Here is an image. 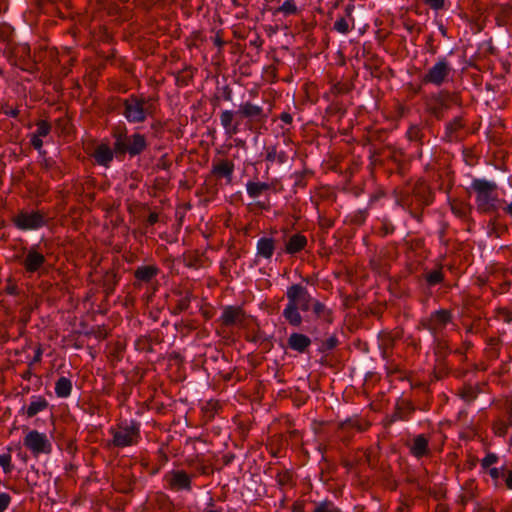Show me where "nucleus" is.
Here are the masks:
<instances>
[{
	"label": "nucleus",
	"mask_w": 512,
	"mask_h": 512,
	"mask_svg": "<svg viewBox=\"0 0 512 512\" xmlns=\"http://www.w3.org/2000/svg\"><path fill=\"white\" fill-rule=\"evenodd\" d=\"M170 167H171V161L166 154L161 156L156 163V168H158V169L168 170Z\"/></svg>",
	"instance_id": "obj_53"
},
{
	"label": "nucleus",
	"mask_w": 512,
	"mask_h": 512,
	"mask_svg": "<svg viewBox=\"0 0 512 512\" xmlns=\"http://www.w3.org/2000/svg\"><path fill=\"white\" fill-rule=\"evenodd\" d=\"M337 343H338L337 338L332 336L322 343L320 350L321 351L331 350L337 346Z\"/></svg>",
	"instance_id": "obj_51"
},
{
	"label": "nucleus",
	"mask_w": 512,
	"mask_h": 512,
	"mask_svg": "<svg viewBox=\"0 0 512 512\" xmlns=\"http://www.w3.org/2000/svg\"><path fill=\"white\" fill-rule=\"evenodd\" d=\"M498 462V456L495 453H488L480 462L484 470L492 468L491 466Z\"/></svg>",
	"instance_id": "obj_48"
},
{
	"label": "nucleus",
	"mask_w": 512,
	"mask_h": 512,
	"mask_svg": "<svg viewBox=\"0 0 512 512\" xmlns=\"http://www.w3.org/2000/svg\"><path fill=\"white\" fill-rule=\"evenodd\" d=\"M257 256L270 259L276 248V241L271 237H262L257 242Z\"/></svg>",
	"instance_id": "obj_19"
},
{
	"label": "nucleus",
	"mask_w": 512,
	"mask_h": 512,
	"mask_svg": "<svg viewBox=\"0 0 512 512\" xmlns=\"http://www.w3.org/2000/svg\"><path fill=\"white\" fill-rule=\"evenodd\" d=\"M158 220H159L158 214L155 213V212H152V213L149 214L147 222L150 225H154V224H156L158 222Z\"/></svg>",
	"instance_id": "obj_59"
},
{
	"label": "nucleus",
	"mask_w": 512,
	"mask_h": 512,
	"mask_svg": "<svg viewBox=\"0 0 512 512\" xmlns=\"http://www.w3.org/2000/svg\"><path fill=\"white\" fill-rule=\"evenodd\" d=\"M453 105H460V98L457 93L446 90L431 95L426 101L427 111L437 119H442L445 111Z\"/></svg>",
	"instance_id": "obj_7"
},
{
	"label": "nucleus",
	"mask_w": 512,
	"mask_h": 512,
	"mask_svg": "<svg viewBox=\"0 0 512 512\" xmlns=\"http://www.w3.org/2000/svg\"><path fill=\"white\" fill-rule=\"evenodd\" d=\"M313 312L317 318L323 319L327 323L332 322V313L323 303L315 301L313 304Z\"/></svg>",
	"instance_id": "obj_37"
},
{
	"label": "nucleus",
	"mask_w": 512,
	"mask_h": 512,
	"mask_svg": "<svg viewBox=\"0 0 512 512\" xmlns=\"http://www.w3.org/2000/svg\"><path fill=\"white\" fill-rule=\"evenodd\" d=\"M24 446L34 455L50 454L52 444L45 433L37 430L29 431L23 440Z\"/></svg>",
	"instance_id": "obj_9"
},
{
	"label": "nucleus",
	"mask_w": 512,
	"mask_h": 512,
	"mask_svg": "<svg viewBox=\"0 0 512 512\" xmlns=\"http://www.w3.org/2000/svg\"><path fill=\"white\" fill-rule=\"evenodd\" d=\"M167 487L172 491H191L192 476L184 470H171L164 476Z\"/></svg>",
	"instance_id": "obj_12"
},
{
	"label": "nucleus",
	"mask_w": 512,
	"mask_h": 512,
	"mask_svg": "<svg viewBox=\"0 0 512 512\" xmlns=\"http://www.w3.org/2000/svg\"><path fill=\"white\" fill-rule=\"evenodd\" d=\"M156 103L152 97L131 94L122 102V115L129 123H143L153 117Z\"/></svg>",
	"instance_id": "obj_3"
},
{
	"label": "nucleus",
	"mask_w": 512,
	"mask_h": 512,
	"mask_svg": "<svg viewBox=\"0 0 512 512\" xmlns=\"http://www.w3.org/2000/svg\"><path fill=\"white\" fill-rule=\"evenodd\" d=\"M224 41L221 39L219 35H217L214 39V44L218 47H222L224 45Z\"/></svg>",
	"instance_id": "obj_62"
},
{
	"label": "nucleus",
	"mask_w": 512,
	"mask_h": 512,
	"mask_svg": "<svg viewBox=\"0 0 512 512\" xmlns=\"http://www.w3.org/2000/svg\"><path fill=\"white\" fill-rule=\"evenodd\" d=\"M177 295L180 296V298L176 301V304L174 308L172 309V314L178 315L181 312L187 310L191 303V292L186 291L185 293L182 292H176Z\"/></svg>",
	"instance_id": "obj_31"
},
{
	"label": "nucleus",
	"mask_w": 512,
	"mask_h": 512,
	"mask_svg": "<svg viewBox=\"0 0 512 512\" xmlns=\"http://www.w3.org/2000/svg\"><path fill=\"white\" fill-rule=\"evenodd\" d=\"M453 68L445 57H441L421 76V84H432L437 87L444 85L449 81Z\"/></svg>",
	"instance_id": "obj_8"
},
{
	"label": "nucleus",
	"mask_w": 512,
	"mask_h": 512,
	"mask_svg": "<svg viewBox=\"0 0 512 512\" xmlns=\"http://www.w3.org/2000/svg\"><path fill=\"white\" fill-rule=\"evenodd\" d=\"M307 245V238L300 234L292 235L285 245V251L288 254H296L303 250Z\"/></svg>",
	"instance_id": "obj_21"
},
{
	"label": "nucleus",
	"mask_w": 512,
	"mask_h": 512,
	"mask_svg": "<svg viewBox=\"0 0 512 512\" xmlns=\"http://www.w3.org/2000/svg\"><path fill=\"white\" fill-rule=\"evenodd\" d=\"M193 78V69L191 67H186L181 70L176 78V81L179 85H187L189 81Z\"/></svg>",
	"instance_id": "obj_42"
},
{
	"label": "nucleus",
	"mask_w": 512,
	"mask_h": 512,
	"mask_svg": "<svg viewBox=\"0 0 512 512\" xmlns=\"http://www.w3.org/2000/svg\"><path fill=\"white\" fill-rule=\"evenodd\" d=\"M464 127L462 117H455L451 122H449L446 126V134L445 138L452 142L458 138L457 133Z\"/></svg>",
	"instance_id": "obj_30"
},
{
	"label": "nucleus",
	"mask_w": 512,
	"mask_h": 512,
	"mask_svg": "<svg viewBox=\"0 0 512 512\" xmlns=\"http://www.w3.org/2000/svg\"><path fill=\"white\" fill-rule=\"evenodd\" d=\"M72 382L66 377H60L55 383V393L59 398H66L71 394Z\"/></svg>",
	"instance_id": "obj_32"
},
{
	"label": "nucleus",
	"mask_w": 512,
	"mask_h": 512,
	"mask_svg": "<svg viewBox=\"0 0 512 512\" xmlns=\"http://www.w3.org/2000/svg\"><path fill=\"white\" fill-rule=\"evenodd\" d=\"M112 136L114 138V151L116 155L128 153L133 157L141 154L147 148L146 137L140 133L128 136L125 126H115L112 130Z\"/></svg>",
	"instance_id": "obj_4"
},
{
	"label": "nucleus",
	"mask_w": 512,
	"mask_h": 512,
	"mask_svg": "<svg viewBox=\"0 0 512 512\" xmlns=\"http://www.w3.org/2000/svg\"><path fill=\"white\" fill-rule=\"evenodd\" d=\"M13 223L20 230L38 229L45 225V216L40 211H21L13 218Z\"/></svg>",
	"instance_id": "obj_11"
},
{
	"label": "nucleus",
	"mask_w": 512,
	"mask_h": 512,
	"mask_svg": "<svg viewBox=\"0 0 512 512\" xmlns=\"http://www.w3.org/2000/svg\"><path fill=\"white\" fill-rule=\"evenodd\" d=\"M334 29L342 34H347L350 31V24L344 17L339 18L334 23Z\"/></svg>",
	"instance_id": "obj_46"
},
{
	"label": "nucleus",
	"mask_w": 512,
	"mask_h": 512,
	"mask_svg": "<svg viewBox=\"0 0 512 512\" xmlns=\"http://www.w3.org/2000/svg\"><path fill=\"white\" fill-rule=\"evenodd\" d=\"M415 200L417 206H427L432 201V193L429 187L423 183H417L413 188L412 202Z\"/></svg>",
	"instance_id": "obj_17"
},
{
	"label": "nucleus",
	"mask_w": 512,
	"mask_h": 512,
	"mask_svg": "<svg viewBox=\"0 0 512 512\" xmlns=\"http://www.w3.org/2000/svg\"><path fill=\"white\" fill-rule=\"evenodd\" d=\"M30 142H31V145L37 150H40L43 146L41 137H38L34 134L32 135Z\"/></svg>",
	"instance_id": "obj_55"
},
{
	"label": "nucleus",
	"mask_w": 512,
	"mask_h": 512,
	"mask_svg": "<svg viewBox=\"0 0 512 512\" xmlns=\"http://www.w3.org/2000/svg\"><path fill=\"white\" fill-rule=\"evenodd\" d=\"M267 118L268 114L263 107L250 101L241 103L238 111L223 110L220 113L221 126L229 137L239 133L243 119H246V126L252 130L254 127L264 124Z\"/></svg>",
	"instance_id": "obj_1"
},
{
	"label": "nucleus",
	"mask_w": 512,
	"mask_h": 512,
	"mask_svg": "<svg viewBox=\"0 0 512 512\" xmlns=\"http://www.w3.org/2000/svg\"><path fill=\"white\" fill-rule=\"evenodd\" d=\"M280 119L281 121H283L285 124H291L292 121H293V118H292V115L287 113V112H283L281 113L280 115Z\"/></svg>",
	"instance_id": "obj_57"
},
{
	"label": "nucleus",
	"mask_w": 512,
	"mask_h": 512,
	"mask_svg": "<svg viewBox=\"0 0 512 512\" xmlns=\"http://www.w3.org/2000/svg\"><path fill=\"white\" fill-rule=\"evenodd\" d=\"M48 401L42 396L32 397V401L26 409V416L32 418L48 408Z\"/></svg>",
	"instance_id": "obj_24"
},
{
	"label": "nucleus",
	"mask_w": 512,
	"mask_h": 512,
	"mask_svg": "<svg viewBox=\"0 0 512 512\" xmlns=\"http://www.w3.org/2000/svg\"><path fill=\"white\" fill-rule=\"evenodd\" d=\"M409 450L410 453L418 459L429 456V439L423 434L415 436L409 445Z\"/></svg>",
	"instance_id": "obj_15"
},
{
	"label": "nucleus",
	"mask_w": 512,
	"mask_h": 512,
	"mask_svg": "<svg viewBox=\"0 0 512 512\" xmlns=\"http://www.w3.org/2000/svg\"><path fill=\"white\" fill-rule=\"evenodd\" d=\"M477 494V485L474 480L470 479L465 482L463 491L460 495L461 502L463 504L473 500Z\"/></svg>",
	"instance_id": "obj_33"
},
{
	"label": "nucleus",
	"mask_w": 512,
	"mask_h": 512,
	"mask_svg": "<svg viewBox=\"0 0 512 512\" xmlns=\"http://www.w3.org/2000/svg\"><path fill=\"white\" fill-rule=\"evenodd\" d=\"M0 466L5 473H10L13 470L12 456L10 453L0 455Z\"/></svg>",
	"instance_id": "obj_45"
},
{
	"label": "nucleus",
	"mask_w": 512,
	"mask_h": 512,
	"mask_svg": "<svg viewBox=\"0 0 512 512\" xmlns=\"http://www.w3.org/2000/svg\"><path fill=\"white\" fill-rule=\"evenodd\" d=\"M234 169L235 165L232 160H215L212 164L211 175H213L217 179L224 178L228 184H231Z\"/></svg>",
	"instance_id": "obj_14"
},
{
	"label": "nucleus",
	"mask_w": 512,
	"mask_h": 512,
	"mask_svg": "<svg viewBox=\"0 0 512 512\" xmlns=\"http://www.w3.org/2000/svg\"><path fill=\"white\" fill-rule=\"evenodd\" d=\"M423 278L429 286H434L441 283L444 280V274L441 268L432 270L423 274Z\"/></svg>",
	"instance_id": "obj_38"
},
{
	"label": "nucleus",
	"mask_w": 512,
	"mask_h": 512,
	"mask_svg": "<svg viewBox=\"0 0 512 512\" xmlns=\"http://www.w3.org/2000/svg\"><path fill=\"white\" fill-rule=\"evenodd\" d=\"M451 321V311L447 309H440L433 312L429 317L423 319L421 321V325L425 329H428L437 338Z\"/></svg>",
	"instance_id": "obj_10"
},
{
	"label": "nucleus",
	"mask_w": 512,
	"mask_h": 512,
	"mask_svg": "<svg viewBox=\"0 0 512 512\" xmlns=\"http://www.w3.org/2000/svg\"><path fill=\"white\" fill-rule=\"evenodd\" d=\"M11 503V496L8 493H0V512H4Z\"/></svg>",
	"instance_id": "obj_52"
},
{
	"label": "nucleus",
	"mask_w": 512,
	"mask_h": 512,
	"mask_svg": "<svg viewBox=\"0 0 512 512\" xmlns=\"http://www.w3.org/2000/svg\"><path fill=\"white\" fill-rule=\"evenodd\" d=\"M489 476L491 477L493 484L495 487H502V481H501V469L492 467L486 470Z\"/></svg>",
	"instance_id": "obj_47"
},
{
	"label": "nucleus",
	"mask_w": 512,
	"mask_h": 512,
	"mask_svg": "<svg viewBox=\"0 0 512 512\" xmlns=\"http://www.w3.org/2000/svg\"><path fill=\"white\" fill-rule=\"evenodd\" d=\"M447 348H448V345H447L446 341L438 340V344H437V347H436V354L444 353Z\"/></svg>",
	"instance_id": "obj_56"
},
{
	"label": "nucleus",
	"mask_w": 512,
	"mask_h": 512,
	"mask_svg": "<svg viewBox=\"0 0 512 512\" xmlns=\"http://www.w3.org/2000/svg\"><path fill=\"white\" fill-rule=\"evenodd\" d=\"M247 194L251 198H257L271 189V185L265 182L249 181L246 184Z\"/></svg>",
	"instance_id": "obj_29"
},
{
	"label": "nucleus",
	"mask_w": 512,
	"mask_h": 512,
	"mask_svg": "<svg viewBox=\"0 0 512 512\" xmlns=\"http://www.w3.org/2000/svg\"><path fill=\"white\" fill-rule=\"evenodd\" d=\"M471 189L476 194L477 207L482 212H490L496 210V190L497 184L495 182L487 181L484 179H474L471 184Z\"/></svg>",
	"instance_id": "obj_5"
},
{
	"label": "nucleus",
	"mask_w": 512,
	"mask_h": 512,
	"mask_svg": "<svg viewBox=\"0 0 512 512\" xmlns=\"http://www.w3.org/2000/svg\"><path fill=\"white\" fill-rule=\"evenodd\" d=\"M407 138L410 141H414L419 143L420 145L423 143L424 133L422 128L419 125H411L407 130Z\"/></svg>",
	"instance_id": "obj_39"
},
{
	"label": "nucleus",
	"mask_w": 512,
	"mask_h": 512,
	"mask_svg": "<svg viewBox=\"0 0 512 512\" xmlns=\"http://www.w3.org/2000/svg\"><path fill=\"white\" fill-rule=\"evenodd\" d=\"M183 262L189 268H199L203 266V254L197 250L187 251L183 254Z\"/></svg>",
	"instance_id": "obj_28"
},
{
	"label": "nucleus",
	"mask_w": 512,
	"mask_h": 512,
	"mask_svg": "<svg viewBox=\"0 0 512 512\" xmlns=\"http://www.w3.org/2000/svg\"><path fill=\"white\" fill-rule=\"evenodd\" d=\"M276 482L282 490L292 488L295 485L293 475L289 470L279 471L276 474Z\"/></svg>",
	"instance_id": "obj_35"
},
{
	"label": "nucleus",
	"mask_w": 512,
	"mask_h": 512,
	"mask_svg": "<svg viewBox=\"0 0 512 512\" xmlns=\"http://www.w3.org/2000/svg\"><path fill=\"white\" fill-rule=\"evenodd\" d=\"M509 423H505L502 420H498L494 423L493 429L495 431V434L498 436H505L507 433Z\"/></svg>",
	"instance_id": "obj_50"
},
{
	"label": "nucleus",
	"mask_w": 512,
	"mask_h": 512,
	"mask_svg": "<svg viewBox=\"0 0 512 512\" xmlns=\"http://www.w3.org/2000/svg\"><path fill=\"white\" fill-rule=\"evenodd\" d=\"M459 395L460 397L465 401V402H472L473 400L476 399L477 395H478V390L471 386V385H465L460 391H459Z\"/></svg>",
	"instance_id": "obj_40"
},
{
	"label": "nucleus",
	"mask_w": 512,
	"mask_h": 512,
	"mask_svg": "<svg viewBox=\"0 0 512 512\" xmlns=\"http://www.w3.org/2000/svg\"><path fill=\"white\" fill-rule=\"evenodd\" d=\"M286 296L288 304L283 311V316L290 325L298 327L302 323L299 310L308 311L312 298L307 289L300 284L291 285L287 289Z\"/></svg>",
	"instance_id": "obj_2"
},
{
	"label": "nucleus",
	"mask_w": 512,
	"mask_h": 512,
	"mask_svg": "<svg viewBox=\"0 0 512 512\" xmlns=\"http://www.w3.org/2000/svg\"><path fill=\"white\" fill-rule=\"evenodd\" d=\"M504 212L512 217V202L503 208Z\"/></svg>",
	"instance_id": "obj_63"
},
{
	"label": "nucleus",
	"mask_w": 512,
	"mask_h": 512,
	"mask_svg": "<svg viewBox=\"0 0 512 512\" xmlns=\"http://www.w3.org/2000/svg\"><path fill=\"white\" fill-rule=\"evenodd\" d=\"M414 408L409 402L402 401L396 405L395 411L391 415L390 422L398 420H407L409 415L413 412Z\"/></svg>",
	"instance_id": "obj_25"
},
{
	"label": "nucleus",
	"mask_w": 512,
	"mask_h": 512,
	"mask_svg": "<svg viewBox=\"0 0 512 512\" xmlns=\"http://www.w3.org/2000/svg\"><path fill=\"white\" fill-rule=\"evenodd\" d=\"M222 325L220 334L226 332V329L232 326L242 327L245 321V313L242 308L237 306H227L224 308L223 313L219 319Z\"/></svg>",
	"instance_id": "obj_13"
},
{
	"label": "nucleus",
	"mask_w": 512,
	"mask_h": 512,
	"mask_svg": "<svg viewBox=\"0 0 512 512\" xmlns=\"http://www.w3.org/2000/svg\"><path fill=\"white\" fill-rule=\"evenodd\" d=\"M499 343V339L495 337H491L487 340V344L493 349Z\"/></svg>",
	"instance_id": "obj_61"
},
{
	"label": "nucleus",
	"mask_w": 512,
	"mask_h": 512,
	"mask_svg": "<svg viewBox=\"0 0 512 512\" xmlns=\"http://www.w3.org/2000/svg\"><path fill=\"white\" fill-rule=\"evenodd\" d=\"M9 284L7 285L6 287V293L10 294V295H14L16 294V290H17V287L15 284L11 283V280L9 279L8 280Z\"/></svg>",
	"instance_id": "obj_60"
},
{
	"label": "nucleus",
	"mask_w": 512,
	"mask_h": 512,
	"mask_svg": "<svg viewBox=\"0 0 512 512\" xmlns=\"http://www.w3.org/2000/svg\"><path fill=\"white\" fill-rule=\"evenodd\" d=\"M275 13H282L284 15H295L298 13L297 6L294 0H286L280 7H278Z\"/></svg>",
	"instance_id": "obj_41"
},
{
	"label": "nucleus",
	"mask_w": 512,
	"mask_h": 512,
	"mask_svg": "<svg viewBox=\"0 0 512 512\" xmlns=\"http://www.w3.org/2000/svg\"><path fill=\"white\" fill-rule=\"evenodd\" d=\"M44 263H45L44 255L37 252L34 249H31V250H29V252L27 253V255L25 257L23 266L27 272L33 273V272H36Z\"/></svg>",
	"instance_id": "obj_18"
},
{
	"label": "nucleus",
	"mask_w": 512,
	"mask_h": 512,
	"mask_svg": "<svg viewBox=\"0 0 512 512\" xmlns=\"http://www.w3.org/2000/svg\"><path fill=\"white\" fill-rule=\"evenodd\" d=\"M370 427V423L358 417L347 419L339 425L342 431L356 430L358 432H364Z\"/></svg>",
	"instance_id": "obj_23"
},
{
	"label": "nucleus",
	"mask_w": 512,
	"mask_h": 512,
	"mask_svg": "<svg viewBox=\"0 0 512 512\" xmlns=\"http://www.w3.org/2000/svg\"><path fill=\"white\" fill-rule=\"evenodd\" d=\"M266 151V161L270 163L277 162L279 164H283L288 160V153L279 148L278 145H271L265 148Z\"/></svg>",
	"instance_id": "obj_22"
},
{
	"label": "nucleus",
	"mask_w": 512,
	"mask_h": 512,
	"mask_svg": "<svg viewBox=\"0 0 512 512\" xmlns=\"http://www.w3.org/2000/svg\"><path fill=\"white\" fill-rule=\"evenodd\" d=\"M409 511V508L407 505H400L398 508H397V512H408Z\"/></svg>",
	"instance_id": "obj_64"
},
{
	"label": "nucleus",
	"mask_w": 512,
	"mask_h": 512,
	"mask_svg": "<svg viewBox=\"0 0 512 512\" xmlns=\"http://www.w3.org/2000/svg\"><path fill=\"white\" fill-rule=\"evenodd\" d=\"M118 283L117 275L114 271H107L103 275L102 286L106 295L114 292L115 286Z\"/></svg>",
	"instance_id": "obj_34"
},
{
	"label": "nucleus",
	"mask_w": 512,
	"mask_h": 512,
	"mask_svg": "<svg viewBox=\"0 0 512 512\" xmlns=\"http://www.w3.org/2000/svg\"><path fill=\"white\" fill-rule=\"evenodd\" d=\"M450 207L452 212L459 218H466L467 215L470 213V206L458 199H453L450 202Z\"/></svg>",
	"instance_id": "obj_36"
},
{
	"label": "nucleus",
	"mask_w": 512,
	"mask_h": 512,
	"mask_svg": "<svg viewBox=\"0 0 512 512\" xmlns=\"http://www.w3.org/2000/svg\"><path fill=\"white\" fill-rule=\"evenodd\" d=\"M313 512H341L338 507L331 501H323L317 503Z\"/></svg>",
	"instance_id": "obj_43"
},
{
	"label": "nucleus",
	"mask_w": 512,
	"mask_h": 512,
	"mask_svg": "<svg viewBox=\"0 0 512 512\" xmlns=\"http://www.w3.org/2000/svg\"><path fill=\"white\" fill-rule=\"evenodd\" d=\"M37 130L34 135L38 137H46L51 131V125L45 120H40L37 122Z\"/></svg>",
	"instance_id": "obj_44"
},
{
	"label": "nucleus",
	"mask_w": 512,
	"mask_h": 512,
	"mask_svg": "<svg viewBox=\"0 0 512 512\" xmlns=\"http://www.w3.org/2000/svg\"><path fill=\"white\" fill-rule=\"evenodd\" d=\"M114 153V149L112 150L109 145L102 143L95 147L91 156L97 164L108 167L113 160Z\"/></svg>",
	"instance_id": "obj_16"
},
{
	"label": "nucleus",
	"mask_w": 512,
	"mask_h": 512,
	"mask_svg": "<svg viewBox=\"0 0 512 512\" xmlns=\"http://www.w3.org/2000/svg\"><path fill=\"white\" fill-rule=\"evenodd\" d=\"M134 479L130 471H125L121 478L114 482L115 488L121 493H129L133 490Z\"/></svg>",
	"instance_id": "obj_27"
},
{
	"label": "nucleus",
	"mask_w": 512,
	"mask_h": 512,
	"mask_svg": "<svg viewBox=\"0 0 512 512\" xmlns=\"http://www.w3.org/2000/svg\"><path fill=\"white\" fill-rule=\"evenodd\" d=\"M426 5L434 10H439L444 7L445 0H423Z\"/></svg>",
	"instance_id": "obj_54"
},
{
	"label": "nucleus",
	"mask_w": 512,
	"mask_h": 512,
	"mask_svg": "<svg viewBox=\"0 0 512 512\" xmlns=\"http://www.w3.org/2000/svg\"><path fill=\"white\" fill-rule=\"evenodd\" d=\"M501 475V481H504L506 488L512 490V470L503 467Z\"/></svg>",
	"instance_id": "obj_49"
},
{
	"label": "nucleus",
	"mask_w": 512,
	"mask_h": 512,
	"mask_svg": "<svg viewBox=\"0 0 512 512\" xmlns=\"http://www.w3.org/2000/svg\"><path fill=\"white\" fill-rule=\"evenodd\" d=\"M310 344V338L301 333H292L288 338V346L299 353H304Z\"/></svg>",
	"instance_id": "obj_20"
},
{
	"label": "nucleus",
	"mask_w": 512,
	"mask_h": 512,
	"mask_svg": "<svg viewBox=\"0 0 512 512\" xmlns=\"http://www.w3.org/2000/svg\"><path fill=\"white\" fill-rule=\"evenodd\" d=\"M115 447L123 448L138 443L140 438L139 423L134 420L122 421L110 429Z\"/></svg>",
	"instance_id": "obj_6"
},
{
	"label": "nucleus",
	"mask_w": 512,
	"mask_h": 512,
	"mask_svg": "<svg viewBox=\"0 0 512 512\" xmlns=\"http://www.w3.org/2000/svg\"><path fill=\"white\" fill-rule=\"evenodd\" d=\"M159 272V269L154 265L140 266L134 271V277L143 282H149Z\"/></svg>",
	"instance_id": "obj_26"
},
{
	"label": "nucleus",
	"mask_w": 512,
	"mask_h": 512,
	"mask_svg": "<svg viewBox=\"0 0 512 512\" xmlns=\"http://www.w3.org/2000/svg\"><path fill=\"white\" fill-rule=\"evenodd\" d=\"M196 470H197L200 474H202V475H208V474H210V473H211L210 468H209L207 465H203V464H201V465L197 466V467H196Z\"/></svg>",
	"instance_id": "obj_58"
}]
</instances>
